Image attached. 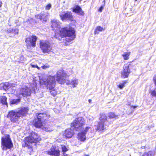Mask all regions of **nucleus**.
Masks as SVG:
<instances>
[{"label":"nucleus","mask_w":156,"mask_h":156,"mask_svg":"<svg viewBox=\"0 0 156 156\" xmlns=\"http://www.w3.org/2000/svg\"><path fill=\"white\" fill-rule=\"evenodd\" d=\"M55 76H49L41 80L40 83L44 84L48 89L50 90L51 94L54 97L57 93L56 90L55 88Z\"/></svg>","instance_id":"1"},{"label":"nucleus","mask_w":156,"mask_h":156,"mask_svg":"<svg viewBox=\"0 0 156 156\" xmlns=\"http://www.w3.org/2000/svg\"><path fill=\"white\" fill-rule=\"evenodd\" d=\"M28 110V107H24L19 108L16 111L12 110L9 112L8 118H10L12 122H16L20 117L24 116L27 113Z\"/></svg>","instance_id":"2"},{"label":"nucleus","mask_w":156,"mask_h":156,"mask_svg":"<svg viewBox=\"0 0 156 156\" xmlns=\"http://www.w3.org/2000/svg\"><path fill=\"white\" fill-rule=\"evenodd\" d=\"M75 31L72 28L66 27L60 30L59 35L62 37H66L65 41L67 42H70L75 38Z\"/></svg>","instance_id":"3"},{"label":"nucleus","mask_w":156,"mask_h":156,"mask_svg":"<svg viewBox=\"0 0 156 156\" xmlns=\"http://www.w3.org/2000/svg\"><path fill=\"white\" fill-rule=\"evenodd\" d=\"M84 123V121L83 118H78L76 119L71 124V127L73 129H74L77 131H81L86 134L90 127L87 126L84 131H83V126Z\"/></svg>","instance_id":"4"},{"label":"nucleus","mask_w":156,"mask_h":156,"mask_svg":"<svg viewBox=\"0 0 156 156\" xmlns=\"http://www.w3.org/2000/svg\"><path fill=\"white\" fill-rule=\"evenodd\" d=\"M107 116L104 114L100 115L99 121L98 125L95 126L96 127V130L101 131L107 128L110 124V122L108 120Z\"/></svg>","instance_id":"5"},{"label":"nucleus","mask_w":156,"mask_h":156,"mask_svg":"<svg viewBox=\"0 0 156 156\" xmlns=\"http://www.w3.org/2000/svg\"><path fill=\"white\" fill-rule=\"evenodd\" d=\"M1 145L2 149L3 150H7L10 149L13 147V144L9 136L5 135L1 138Z\"/></svg>","instance_id":"6"},{"label":"nucleus","mask_w":156,"mask_h":156,"mask_svg":"<svg viewBox=\"0 0 156 156\" xmlns=\"http://www.w3.org/2000/svg\"><path fill=\"white\" fill-rule=\"evenodd\" d=\"M37 119L34 121V125L36 128H42L44 126L43 122L46 120L49 115L44 113H38L36 114Z\"/></svg>","instance_id":"7"},{"label":"nucleus","mask_w":156,"mask_h":156,"mask_svg":"<svg viewBox=\"0 0 156 156\" xmlns=\"http://www.w3.org/2000/svg\"><path fill=\"white\" fill-rule=\"evenodd\" d=\"M41 138L39 135L35 133H32L30 136L25 138V145L24 147H31L30 143H36L41 140Z\"/></svg>","instance_id":"8"},{"label":"nucleus","mask_w":156,"mask_h":156,"mask_svg":"<svg viewBox=\"0 0 156 156\" xmlns=\"http://www.w3.org/2000/svg\"><path fill=\"white\" fill-rule=\"evenodd\" d=\"M66 74L62 69L58 70L56 74V80L59 83L63 84L66 82Z\"/></svg>","instance_id":"9"},{"label":"nucleus","mask_w":156,"mask_h":156,"mask_svg":"<svg viewBox=\"0 0 156 156\" xmlns=\"http://www.w3.org/2000/svg\"><path fill=\"white\" fill-rule=\"evenodd\" d=\"M40 47L43 52L44 53L50 51L51 50V47L49 42L42 41H40Z\"/></svg>","instance_id":"10"},{"label":"nucleus","mask_w":156,"mask_h":156,"mask_svg":"<svg viewBox=\"0 0 156 156\" xmlns=\"http://www.w3.org/2000/svg\"><path fill=\"white\" fill-rule=\"evenodd\" d=\"M59 16L61 20L63 21H72L73 19L72 13L70 12H62L60 13Z\"/></svg>","instance_id":"11"},{"label":"nucleus","mask_w":156,"mask_h":156,"mask_svg":"<svg viewBox=\"0 0 156 156\" xmlns=\"http://www.w3.org/2000/svg\"><path fill=\"white\" fill-rule=\"evenodd\" d=\"M37 39V37L35 36H32L27 38L25 42L27 47L28 48L31 46L35 47Z\"/></svg>","instance_id":"12"},{"label":"nucleus","mask_w":156,"mask_h":156,"mask_svg":"<svg viewBox=\"0 0 156 156\" xmlns=\"http://www.w3.org/2000/svg\"><path fill=\"white\" fill-rule=\"evenodd\" d=\"M0 85L2 87H3V89L5 90H7L9 91L11 90V93L12 94L14 93L15 91V87L16 86L15 83L6 82L4 84H1Z\"/></svg>","instance_id":"13"},{"label":"nucleus","mask_w":156,"mask_h":156,"mask_svg":"<svg viewBox=\"0 0 156 156\" xmlns=\"http://www.w3.org/2000/svg\"><path fill=\"white\" fill-rule=\"evenodd\" d=\"M130 64H125L123 67V71L121 72V76L124 78L128 77L130 73Z\"/></svg>","instance_id":"14"},{"label":"nucleus","mask_w":156,"mask_h":156,"mask_svg":"<svg viewBox=\"0 0 156 156\" xmlns=\"http://www.w3.org/2000/svg\"><path fill=\"white\" fill-rule=\"evenodd\" d=\"M30 89L28 87L24 86L20 89V93L23 97L29 96L31 94Z\"/></svg>","instance_id":"15"},{"label":"nucleus","mask_w":156,"mask_h":156,"mask_svg":"<svg viewBox=\"0 0 156 156\" xmlns=\"http://www.w3.org/2000/svg\"><path fill=\"white\" fill-rule=\"evenodd\" d=\"M48 154L50 155L58 156L59 155V151L58 149L55 146H53L50 151H48Z\"/></svg>","instance_id":"16"},{"label":"nucleus","mask_w":156,"mask_h":156,"mask_svg":"<svg viewBox=\"0 0 156 156\" xmlns=\"http://www.w3.org/2000/svg\"><path fill=\"white\" fill-rule=\"evenodd\" d=\"M73 11L79 15L83 16L84 15V12L81 8L78 5H76L74 7Z\"/></svg>","instance_id":"17"},{"label":"nucleus","mask_w":156,"mask_h":156,"mask_svg":"<svg viewBox=\"0 0 156 156\" xmlns=\"http://www.w3.org/2000/svg\"><path fill=\"white\" fill-rule=\"evenodd\" d=\"M78 80L75 78H73L71 80H69L66 82L67 85L70 84L72 85L73 87H76L78 84Z\"/></svg>","instance_id":"18"},{"label":"nucleus","mask_w":156,"mask_h":156,"mask_svg":"<svg viewBox=\"0 0 156 156\" xmlns=\"http://www.w3.org/2000/svg\"><path fill=\"white\" fill-rule=\"evenodd\" d=\"M73 131L71 129H68L66 130L64 135L67 138H70L73 135Z\"/></svg>","instance_id":"19"},{"label":"nucleus","mask_w":156,"mask_h":156,"mask_svg":"<svg viewBox=\"0 0 156 156\" xmlns=\"http://www.w3.org/2000/svg\"><path fill=\"white\" fill-rule=\"evenodd\" d=\"M51 23L52 25L51 26L52 28H54L55 30H57V29H55V28H59L60 27V23L59 20H52Z\"/></svg>","instance_id":"20"},{"label":"nucleus","mask_w":156,"mask_h":156,"mask_svg":"<svg viewBox=\"0 0 156 156\" xmlns=\"http://www.w3.org/2000/svg\"><path fill=\"white\" fill-rule=\"evenodd\" d=\"M78 140L81 141H84L86 139L85 134L82 132L78 133Z\"/></svg>","instance_id":"21"},{"label":"nucleus","mask_w":156,"mask_h":156,"mask_svg":"<svg viewBox=\"0 0 156 156\" xmlns=\"http://www.w3.org/2000/svg\"><path fill=\"white\" fill-rule=\"evenodd\" d=\"M48 14H45L41 13L38 16L39 19L42 22H46L47 20V16Z\"/></svg>","instance_id":"22"},{"label":"nucleus","mask_w":156,"mask_h":156,"mask_svg":"<svg viewBox=\"0 0 156 156\" xmlns=\"http://www.w3.org/2000/svg\"><path fill=\"white\" fill-rule=\"evenodd\" d=\"M20 101V99H13L11 100L10 101V104L11 105H16L18 104Z\"/></svg>","instance_id":"23"},{"label":"nucleus","mask_w":156,"mask_h":156,"mask_svg":"<svg viewBox=\"0 0 156 156\" xmlns=\"http://www.w3.org/2000/svg\"><path fill=\"white\" fill-rule=\"evenodd\" d=\"M155 154L154 152L153 151H149L145 152L142 156H154Z\"/></svg>","instance_id":"24"},{"label":"nucleus","mask_w":156,"mask_h":156,"mask_svg":"<svg viewBox=\"0 0 156 156\" xmlns=\"http://www.w3.org/2000/svg\"><path fill=\"white\" fill-rule=\"evenodd\" d=\"M130 53V52H126L122 55V56L123 57L124 59L126 60L129 58Z\"/></svg>","instance_id":"25"},{"label":"nucleus","mask_w":156,"mask_h":156,"mask_svg":"<svg viewBox=\"0 0 156 156\" xmlns=\"http://www.w3.org/2000/svg\"><path fill=\"white\" fill-rule=\"evenodd\" d=\"M6 100L7 98L5 96L2 97L1 99V102L3 105H7V103Z\"/></svg>","instance_id":"26"},{"label":"nucleus","mask_w":156,"mask_h":156,"mask_svg":"<svg viewBox=\"0 0 156 156\" xmlns=\"http://www.w3.org/2000/svg\"><path fill=\"white\" fill-rule=\"evenodd\" d=\"M103 30H104L103 28L100 26H98L97 27L95 31V34H98L99 32Z\"/></svg>","instance_id":"27"},{"label":"nucleus","mask_w":156,"mask_h":156,"mask_svg":"<svg viewBox=\"0 0 156 156\" xmlns=\"http://www.w3.org/2000/svg\"><path fill=\"white\" fill-rule=\"evenodd\" d=\"M18 33V30L16 28L12 29V31L11 34H12L11 36L13 37Z\"/></svg>","instance_id":"28"},{"label":"nucleus","mask_w":156,"mask_h":156,"mask_svg":"<svg viewBox=\"0 0 156 156\" xmlns=\"http://www.w3.org/2000/svg\"><path fill=\"white\" fill-rule=\"evenodd\" d=\"M42 129L44 130L47 132H50L52 131V129L51 128L49 127H47L46 126H43L42 128Z\"/></svg>","instance_id":"29"},{"label":"nucleus","mask_w":156,"mask_h":156,"mask_svg":"<svg viewBox=\"0 0 156 156\" xmlns=\"http://www.w3.org/2000/svg\"><path fill=\"white\" fill-rule=\"evenodd\" d=\"M126 83V81L122 82V83H120L118 85V87L120 89H122L125 86V84Z\"/></svg>","instance_id":"30"},{"label":"nucleus","mask_w":156,"mask_h":156,"mask_svg":"<svg viewBox=\"0 0 156 156\" xmlns=\"http://www.w3.org/2000/svg\"><path fill=\"white\" fill-rule=\"evenodd\" d=\"M109 118L111 119H112L114 118H116L117 116L113 112H110L109 114L108 115Z\"/></svg>","instance_id":"31"},{"label":"nucleus","mask_w":156,"mask_h":156,"mask_svg":"<svg viewBox=\"0 0 156 156\" xmlns=\"http://www.w3.org/2000/svg\"><path fill=\"white\" fill-rule=\"evenodd\" d=\"M36 85L37 84L36 83H34L33 86L31 85V88L32 89V92H34L35 93V90L37 89Z\"/></svg>","instance_id":"32"},{"label":"nucleus","mask_w":156,"mask_h":156,"mask_svg":"<svg viewBox=\"0 0 156 156\" xmlns=\"http://www.w3.org/2000/svg\"><path fill=\"white\" fill-rule=\"evenodd\" d=\"M61 148L62 152H63V154H64V153L67 151L68 150L66 148V147L64 145H62Z\"/></svg>","instance_id":"33"},{"label":"nucleus","mask_w":156,"mask_h":156,"mask_svg":"<svg viewBox=\"0 0 156 156\" xmlns=\"http://www.w3.org/2000/svg\"><path fill=\"white\" fill-rule=\"evenodd\" d=\"M20 60L19 61L21 63H24V58L23 56L21 55L20 57Z\"/></svg>","instance_id":"34"},{"label":"nucleus","mask_w":156,"mask_h":156,"mask_svg":"<svg viewBox=\"0 0 156 156\" xmlns=\"http://www.w3.org/2000/svg\"><path fill=\"white\" fill-rule=\"evenodd\" d=\"M51 7V5L50 4H49L46 6L45 9L47 10H49Z\"/></svg>","instance_id":"35"},{"label":"nucleus","mask_w":156,"mask_h":156,"mask_svg":"<svg viewBox=\"0 0 156 156\" xmlns=\"http://www.w3.org/2000/svg\"><path fill=\"white\" fill-rule=\"evenodd\" d=\"M31 66H32V67H34V68H37L38 69H40V67H39L38 66L36 65H31Z\"/></svg>","instance_id":"36"},{"label":"nucleus","mask_w":156,"mask_h":156,"mask_svg":"<svg viewBox=\"0 0 156 156\" xmlns=\"http://www.w3.org/2000/svg\"><path fill=\"white\" fill-rule=\"evenodd\" d=\"M103 8L104 6H101L99 9V11L101 12L102 11V10H103Z\"/></svg>","instance_id":"37"},{"label":"nucleus","mask_w":156,"mask_h":156,"mask_svg":"<svg viewBox=\"0 0 156 156\" xmlns=\"http://www.w3.org/2000/svg\"><path fill=\"white\" fill-rule=\"evenodd\" d=\"M12 28H9V29H8L7 30V32L8 33H11V34L12 33Z\"/></svg>","instance_id":"38"},{"label":"nucleus","mask_w":156,"mask_h":156,"mask_svg":"<svg viewBox=\"0 0 156 156\" xmlns=\"http://www.w3.org/2000/svg\"><path fill=\"white\" fill-rule=\"evenodd\" d=\"M49 66H45V65H44L43 66H41V68L44 69H45L48 68Z\"/></svg>","instance_id":"39"},{"label":"nucleus","mask_w":156,"mask_h":156,"mask_svg":"<svg viewBox=\"0 0 156 156\" xmlns=\"http://www.w3.org/2000/svg\"><path fill=\"white\" fill-rule=\"evenodd\" d=\"M2 2L0 1V8L2 7Z\"/></svg>","instance_id":"40"},{"label":"nucleus","mask_w":156,"mask_h":156,"mask_svg":"<svg viewBox=\"0 0 156 156\" xmlns=\"http://www.w3.org/2000/svg\"><path fill=\"white\" fill-rule=\"evenodd\" d=\"M91 101H92V100L90 99H89L88 100V102L89 103H91Z\"/></svg>","instance_id":"41"},{"label":"nucleus","mask_w":156,"mask_h":156,"mask_svg":"<svg viewBox=\"0 0 156 156\" xmlns=\"http://www.w3.org/2000/svg\"><path fill=\"white\" fill-rule=\"evenodd\" d=\"M83 156H89L88 155L84 154Z\"/></svg>","instance_id":"42"},{"label":"nucleus","mask_w":156,"mask_h":156,"mask_svg":"<svg viewBox=\"0 0 156 156\" xmlns=\"http://www.w3.org/2000/svg\"><path fill=\"white\" fill-rule=\"evenodd\" d=\"M136 106H133V108H136Z\"/></svg>","instance_id":"43"},{"label":"nucleus","mask_w":156,"mask_h":156,"mask_svg":"<svg viewBox=\"0 0 156 156\" xmlns=\"http://www.w3.org/2000/svg\"><path fill=\"white\" fill-rule=\"evenodd\" d=\"M104 2L105 3V0L104 1Z\"/></svg>","instance_id":"44"},{"label":"nucleus","mask_w":156,"mask_h":156,"mask_svg":"<svg viewBox=\"0 0 156 156\" xmlns=\"http://www.w3.org/2000/svg\"><path fill=\"white\" fill-rule=\"evenodd\" d=\"M92 120L93 119V117L92 118Z\"/></svg>","instance_id":"45"},{"label":"nucleus","mask_w":156,"mask_h":156,"mask_svg":"<svg viewBox=\"0 0 156 156\" xmlns=\"http://www.w3.org/2000/svg\"><path fill=\"white\" fill-rule=\"evenodd\" d=\"M137 0H135V1H136Z\"/></svg>","instance_id":"46"}]
</instances>
